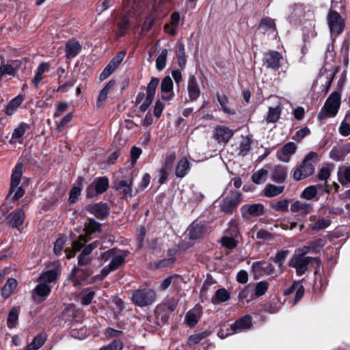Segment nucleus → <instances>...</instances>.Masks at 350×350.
<instances>
[{
  "label": "nucleus",
  "instance_id": "obj_1",
  "mask_svg": "<svg viewBox=\"0 0 350 350\" xmlns=\"http://www.w3.org/2000/svg\"><path fill=\"white\" fill-rule=\"evenodd\" d=\"M318 161V154L316 152H310L295 169L293 178L296 181L304 180L312 176L315 170V164Z\"/></svg>",
  "mask_w": 350,
  "mask_h": 350
},
{
  "label": "nucleus",
  "instance_id": "obj_2",
  "mask_svg": "<svg viewBox=\"0 0 350 350\" xmlns=\"http://www.w3.org/2000/svg\"><path fill=\"white\" fill-rule=\"evenodd\" d=\"M321 264L319 258L294 254L289 261L288 266L295 268L297 275L301 276L306 273L309 265L314 268V273L317 274Z\"/></svg>",
  "mask_w": 350,
  "mask_h": 350
},
{
  "label": "nucleus",
  "instance_id": "obj_3",
  "mask_svg": "<svg viewBox=\"0 0 350 350\" xmlns=\"http://www.w3.org/2000/svg\"><path fill=\"white\" fill-rule=\"evenodd\" d=\"M341 103V94L338 91L333 92L327 98L323 107L317 115V119L320 121L329 118L335 117L340 109Z\"/></svg>",
  "mask_w": 350,
  "mask_h": 350
},
{
  "label": "nucleus",
  "instance_id": "obj_4",
  "mask_svg": "<svg viewBox=\"0 0 350 350\" xmlns=\"http://www.w3.org/2000/svg\"><path fill=\"white\" fill-rule=\"evenodd\" d=\"M157 299V293L152 288L139 287L133 290L131 299L132 302L139 308L148 307L152 305Z\"/></svg>",
  "mask_w": 350,
  "mask_h": 350
},
{
  "label": "nucleus",
  "instance_id": "obj_5",
  "mask_svg": "<svg viewBox=\"0 0 350 350\" xmlns=\"http://www.w3.org/2000/svg\"><path fill=\"white\" fill-rule=\"evenodd\" d=\"M242 202V193L237 190H231L219 203L220 211L226 215H232Z\"/></svg>",
  "mask_w": 350,
  "mask_h": 350
},
{
  "label": "nucleus",
  "instance_id": "obj_6",
  "mask_svg": "<svg viewBox=\"0 0 350 350\" xmlns=\"http://www.w3.org/2000/svg\"><path fill=\"white\" fill-rule=\"evenodd\" d=\"M109 187V180L107 176L95 178L92 183L86 188L85 198L93 199L98 195L104 193Z\"/></svg>",
  "mask_w": 350,
  "mask_h": 350
},
{
  "label": "nucleus",
  "instance_id": "obj_7",
  "mask_svg": "<svg viewBox=\"0 0 350 350\" xmlns=\"http://www.w3.org/2000/svg\"><path fill=\"white\" fill-rule=\"evenodd\" d=\"M241 216L246 220L262 216L266 213V208L262 203L245 204L240 208Z\"/></svg>",
  "mask_w": 350,
  "mask_h": 350
},
{
  "label": "nucleus",
  "instance_id": "obj_8",
  "mask_svg": "<svg viewBox=\"0 0 350 350\" xmlns=\"http://www.w3.org/2000/svg\"><path fill=\"white\" fill-rule=\"evenodd\" d=\"M85 210L99 220L107 219L110 213V206L102 201L87 204Z\"/></svg>",
  "mask_w": 350,
  "mask_h": 350
},
{
  "label": "nucleus",
  "instance_id": "obj_9",
  "mask_svg": "<svg viewBox=\"0 0 350 350\" xmlns=\"http://www.w3.org/2000/svg\"><path fill=\"white\" fill-rule=\"evenodd\" d=\"M283 57L282 54L277 51H269L263 54L262 59V65L267 69H271L273 71H278L280 66V62Z\"/></svg>",
  "mask_w": 350,
  "mask_h": 350
},
{
  "label": "nucleus",
  "instance_id": "obj_10",
  "mask_svg": "<svg viewBox=\"0 0 350 350\" xmlns=\"http://www.w3.org/2000/svg\"><path fill=\"white\" fill-rule=\"evenodd\" d=\"M327 24L331 33L340 34L345 27L341 15L336 10H329L327 17Z\"/></svg>",
  "mask_w": 350,
  "mask_h": 350
},
{
  "label": "nucleus",
  "instance_id": "obj_11",
  "mask_svg": "<svg viewBox=\"0 0 350 350\" xmlns=\"http://www.w3.org/2000/svg\"><path fill=\"white\" fill-rule=\"evenodd\" d=\"M159 83V79L157 77H152L148 84L146 88V96L145 100L142 103V104L139 107V109L141 112H145L152 103L156 90Z\"/></svg>",
  "mask_w": 350,
  "mask_h": 350
},
{
  "label": "nucleus",
  "instance_id": "obj_12",
  "mask_svg": "<svg viewBox=\"0 0 350 350\" xmlns=\"http://www.w3.org/2000/svg\"><path fill=\"white\" fill-rule=\"evenodd\" d=\"M131 23L126 14L121 16L116 22L115 28L113 32L115 35V40H119L125 36L131 27Z\"/></svg>",
  "mask_w": 350,
  "mask_h": 350
},
{
  "label": "nucleus",
  "instance_id": "obj_13",
  "mask_svg": "<svg viewBox=\"0 0 350 350\" xmlns=\"http://www.w3.org/2000/svg\"><path fill=\"white\" fill-rule=\"evenodd\" d=\"M176 306L174 304H161L157 306L154 315L157 319L160 320L163 324L168 322L170 315L176 310Z\"/></svg>",
  "mask_w": 350,
  "mask_h": 350
},
{
  "label": "nucleus",
  "instance_id": "obj_14",
  "mask_svg": "<svg viewBox=\"0 0 350 350\" xmlns=\"http://www.w3.org/2000/svg\"><path fill=\"white\" fill-rule=\"evenodd\" d=\"M25 213L22 208H16L6 217V224L9 227L19 230L23 224Z\"/></svg>",
  "mask_w": 350,
  "mask_h": 350
},
{
  "label": "nucleus",
  "instance_id": "obj_15",
  "mask_svg": "<svg viewBox=\"0 0 350 350\" xmlns=\"http://www.w3.org/2000/svg\"><path fill=\"white\" fill-rule=\"evenodd\" d=\"M23 164L19 162L17 163L12 172L10 186L7 198H10L20 184L23 176Z\"/></svg>",
  "mask_w": 350,
  "mask_h": 350
},
{
  "label": "nucleus",
  "instance_id": "obj_16",
  "mask_svg": "<svg viewBox=\"0 0 350 350\" xmlns=\"http://www.w3.org/2000/svg\"><path fill=\"white\" fill-rule=\"evenodd\" d=\"M51 287L46 283H39L33 290L32 299L37 303H42L49 297Z\"/></svg>",
  "mask_w": 350,
  "mask_h": 350
},
{
  "label": "nucleus",
  "instance_id": "obj_17",
  "mask_svg": "<svg viewBox=\"0 0 350 350\" xmlns=\"http://www.w3.org/2000/svg\"><path fill=\"white\" fill-rule=\"evenodd\" d=\"M174 83L170 76L165 77L161 83V99L165 101L172 100L174 97Z\"/></svg>",
  "mask_w": 350,
  "mask_h": 350
},
{
  "label": "nucleus",
  "instance_id": "obj_18",
  "mask_svg": "<svg viewBox=\"0 0 350 350\" xmlns=\"http://www.w3.org/2000/svg\"><path fill=\"white\" fill-rule=\"evenodd\" d=\"M288 167L282 165H275L271 171L270 178L278 184L286 182L288 177Z\"/></svg>",
  "mask_w": 350,
  "mask_h": 350
},
{
  "label": "nucleus",
  "instance_id": "obj_19",
  "mask_svg": "<svg viewBox=\"0 0 350 350\" xmlns=\"http://www.w3.org/2000/svg\"><path fill=\"white\" fill-rule=\"evenodd\" d=\"M252 325V317L249 314H246L236 320L230 325V329L234 333H239L250 329Z\"/></svg>",
  "mask_w": 350,
  "mask_h": 350
},
{
  "label": "nucleus",
  "instance_id": "obj_20",
  "mask_svg": "<svg viewBox=\"0 0 350 350\" xmlns=\"http://www.w3.org/2000/svg\"><path fill=\"white\" fill-rule=\"evenodd\" d=\"M207 230L206 225L198 221H194L189 227V237L190 240H197L202 238Z\"/></svg>",
  "mask_w": 350,
  "mask_h": 350
},
{
  "label": "nucleus",
  "instance_id": "obj_21",
  "mask_svg": "<svg viewBox=\"0 0 350 350\" xmlns=\"http://www.w3.org/2000/svg\"><path fill=\"white\" fill-rule=\"evenodd\" d=\"M296 149V145L293 142H288L277 150L276 157L280 161L287 163Z\"/></svg>",
  "mask_w": 350,
  "mask_h": 350
},
{
  "label": "nucleus",
  "instance_id": "obj_22",
  "mask_svg": "<svg viewBox=\"0 0 350 350\" xmlns=\"http://www.w3.org/2000/svg\"><path fill=\"white\" fill-rule=\"evenodd\" d=\"M318 189H321L325 193L330 192V188L325 182L323 185L317 184L307 187L302 191L301 196L308 200H312L317 196Z\"/></svg>",
  "mask_w": 350,
  "mask_h": 350
},
{
  "label": "nucleus",
  "instance_id": "obj_23",
  "mask_svg": "<svg viewBox=\"0 0 350 350\" xmlns=\"http://www.w3.org/2000/svg\"><path fill=\"white\" fill-rule=\"evenodd\" d=\"M202 314V307L200 305H197L186 314L185 322L189 327H193L200 321Z\"/></svg>",
  "mask_w": 350,
  "mask_h": 350
},
{
  "label": "nucleus",
  "instance_id": "obj_24",
  "mask_svg": "<svg viewBox=\"0 0 350 350\" xmlns=\"http://www.w3.org/2000/svg\"><path fill=\"white\" fill-rule=\"evenodd\" d=\"M85 235H87L88 238H91V236L94 234L101 233L103 231L102 224L97 221L93 217H88L84 225Z\"/></svg>",
  "mask_w": 350,
  "mask_h": 350
},
{
  "label": "nucleus",
  "instance_id": "obj_25",
  "mask_svg": "<svg viewBox=\"0 0 350 350\" xmlns=\"http://www.w3.org/2000/svg\"><path fill=\"white\" fill-rule=\"evenodd\" d=\"M188 95L191 102L196 101L200 96V89L194 75L189 77L187 85Z\"/></svg>",
  "mask_w": 350,
  "mask_h": 350
},
{
  "label": "nucleus",
  "instance_id": "obj_26",
  "mask_svg": "<svg viewBox=\"0 0 350 350\" xmlns=\"http://www.w3.org/2000/svg\"><path fill=\"white\" fill-rule=\"evenodd\" d=\"M233 135L234 131L228 126L220 125L215 128V138L219 143H228Z\"/></svg>",
  "mask_w": 350,
  "mask_h": 350
},
{
  "label": "nucleus",
  "instance_id": "obj_27",
  "mask_svg": "<svg viewBox=\"0 0 350 350\" xmlns=\"http://www.w3.org/2000/svg\"><path fill=\"white\" fill-rule=\"evenodd\" d=\"M313 206L311 204L305 202L295 201L291 205V211L293 213H298L299 215L304 217L312 211Z\"/></svg>",
  "mask_w": 350,
  "mask_h": 350
},
{
  "label": "nucleus",
  "instance_id": "obj_28",
  "mask_svg": "<svg viewBox=\"0 0 350 350\" xmlns=\"http://www.w3.org/2000/svg\"><path fill=\"white\" fill-rule=\"evenodd\" d=\"M25 100V95L20 94L11 99L4 109V113L8 116H12L16 111L19 106L23 103Z\"/></svg>",
  "mask_w": 350,
  "mask_h": 350
},
{
  "label": "nucleus",
  "instance_id": "obj_29",
  "mask_svg": "<svg viewBox=\"0 0 350 350\" xmlns=\"http://www.w3.org/2000/svg\"><path fill=\"white\" fill-rule=\"evenodd\" d=\"M191 165L187 158L183 157L180 158L176 166L175 175L177 178H184L190 171Z\"/></svg>",
  "mask_w": 350,
  "mask_h": 350
},
{
  "label": "nucleus",
  "instance_id": "obj_30",
  "mask_svg": "<svg viewBox=\"0 0 350 350\" xmlns=\"http://www.w3.org/2000/svg\"><path fill=\"white\" fill-rule=\"evenodd\" d=\"M118 251L120 252V254H115L109 264V268L112 269L113 271L118 269L125 264L126 258L130 254L129 250H118Z\"/></svg>",
  "mask_w": 350,
  "mask_h": 350
},
{
  "label": "nucleus",
  "instance_id": "obj_31",
  "mask_svg": "<svg viewBox=\"0 0 350 350\" xmlns=\"http://www.w3.org/2000/svg\"><path fill=\"white\" fill-rule=\"evenodd\" d=\"M82 50V46L79 41H68L65 45L66 57L72 59Z\"/></svg>",
  "mask_w": 350,
  "mask_h": 350
},
{
  "label": "nucleus",
  "instance_id": "obj_32",
  "mask_svg": "<svg viewBox=\"0 0 350 350\" xmlns=\"http://www.w3.org/2000/svg\"><path fill=\"white\" fill-rule=\"evenodd\" d=\"M180 13L174 12L170 16L171 23H165L163 27L165 32L168 33L170 36H174L176 34V29L180 22Z\"/></svg>",
  "mask_w": 350,
  "mask_h": 350
},
{
  "label": "nucleus",
  "instance_id": "obj_33",
  "mask_svg": "<svg viewBox=\"0 0 350 350\" xmlns=\"http://www.w3.org/2000/svg\"><path fill=\"white\" fill-rule=\"evenodd\" d=\"M117 85L116 81L114 79H111L105 85V87L100 90L96 105L97 107H100L102 106L103 103L106 100L107 98V94L109 92L113 90L115 88Z\"/></svg>",
  "mask_w": 350,
  "mask_h": 350
},
{
  "label": "nucleus",
  "instance_id": "obj_34",
  "mask_svg": "<svg viewBox=\"0 0 350 350\" xmlns=\"http://www.w3.org/2000/svg\"><path fill=\"white\" fill-rule=\"evenodd\" d=\"M132 185L133 179L129 180V181L121 180L116 183L115 188L123 194L124 198L131 197L133 196Z\"/></svg>",
  "mask_w": 350,
  "mask_h": 350
},
{
  "label": "nucleus",
  "instance_id": "obj_35",
  "mask_svg": "<svg viewBox=\"0 0 350 350\" xmlns=\"http://www.w3.org/2000/svg\"><path fill=\"white\" fill-rule=\"evenodd\" d=\"M92 274L90 270L75 265L71 271L70 277L81 282L85 281Z\"/></svg>",
  "mask_w": 350,
  "mask_h": 350
},
{
  "label": "nucleus",
  "instance_id": "obj_36",
  "mask_svg": "<svg viewBox=\"0 0 350 350\" xmlns=\"http://www.w3.org/2000/svg\"><path fill=\"white\" fill-rule=\"evenodd\" d=\"M230 299V293L225 288L217 289L211 298V303L214 305L228 301Z\"/></svg>",
  "mask_w": 350,
  "mask_h": 350
},
{
  "label": "nucleus",
  "instance_id": "obj_37",
  "mask_svg": "<svg viewBox=\"0 0 350 350\" xmlns=\"http://www.w3.org/2000/svg\"><path fill=\"white\" fill-rule=\"evenodd\" d=\"M284 188V185H275L269 183L265 187L262 193L265 197L273 198L283 193Z\"/></svg>",
  "mask_w": 350,
  "mask_h": 350
},
{
  "label": "nucleus",
  "instance_id": "obj_38",
  "mask_svg": "<svg viewBox=\"0 0 350 350\" xmlns=\"http://www.w3.org/2000/svg\"><path fill=\"white\" fill-rule=\"evenodd\" d=\"M50 68V64L49 62H42L39 64L38 67L37 68V70L36 71V74L33 77V78L31 80L32 83L34 85V86L38 87L41 81L43 79V74L48 71Z\"/></svg>",
  "mask_w": 350,
  "mask_h": 350
},
{
  "label": "nucleus",
  "instance_id": "obj_39",
  "mask_svg": "<svg viewBox=\"0 0 350 350\" xmlns=\"http://www.w3.org/2000/svg\"><path fill=\"white\" fill-rule=\"evenodd\" d=\"M46 335L45 333H40L36 336L31 342L27 346V350H38L46 342Z\"/></svg>",
  "mask_w": 350,
  "mask_h": 350
},
{
  "label": "nucleus",
  "instance_id": "obj_40",
  "mask_svg": "<svg viewBox=\"0 0 350 350\" xmlns=\"http://www.w3.org/2000/svg\"><path fill=\"white\" fill-rule=\"evenodd\" d=\"M59 273V271L57 269H53L44 271L41 273L38 280L43 282V283H51L54 282Z\"/></svg>",
  "mask_w": 350,
  "mask_h": 350
},
{
  "label": "nucleus",
  "instance_id": "obj_41",
  "mask_svg": "<svg viewBox=\"0 0 350 350\" xmlns=\"http://www.w3.org/2000/svg\"><path fill=\"white\" fill-rule=\"evenodd\" d=\"M282 108L280 106L275 107H270L265 120L267 123H275L280 118Z\"/></svg>",
  "mask_w": 350,
  "mask_h": 350
},
{
  "label": "nucleus",
  "instance_id": "obj_42",
  "mask_svg": "<svg viewBox=\"0 0 350 350\" xmlns=\"http://www.w3.org/2000/svg\"><path fill=\"white\" fill-rule=\"evenodd\" d=\"M17 286V281L14 278H9L1 289V295L3 297H9Z\"/></svg>",
  "mask_w": 350,
  "mask_h": 350
},
{
  "label": "nucleus",
  "instance_id": "obj_43",
  "mask_svg": "<svg viewBox=\"0 0 350 350\" xmlns=\"http://www.w3.org/2000/svg\"><path fill=\"white\" fill-rule=\"evenodd\" d=\"M338 131L340 134L344 137H347L350 135V110L347 111L345 117L339 126Z\"/></svg>",
  "mask_w": 350,
  "mask_h": 350
},
{
  "label": "nucleus",
  "instance_id": "obj_44",
  "mask_svg": "<svg viewBox=\"0 0 350 350\" xmlns=\"http://www.w3.org/2000/svg\"><path fill=\"white\" fill-rule=\"evenodd\" d=\"M211 332L208 330H205L202 332L191 335L187 340V345L189 346H193L201 342L202 340L210 336Z\"/></svg>",
  "mask_w": 350,
  "mask_h": 350
},
{
  "label": "nucleus",
  "instance_id": "obj_45",
  "mask_svg": "<svg viewBox=\"0 0 350 350\" xmlns=\"http://www.w3.org/2000/svg\"><path fill=\"white\" fill-rule=\"evenodd\" d=\"M91 238H88L87 235L84 234H80L77 237L76 239L73 240L71 244V247L77 252L82 250L84 245L89 242Z\"/></svg>",
  "mask_w": 350,
  "mask_h": 350
},
{
  "label": "nucleus",
  "instance_id": "obj_46",
  "mask_svg": "<svg viewBox=\"0 0 350 350\" xmlns=\"http://www.w3.org/2000/svg\"><path fill=\"white\" fill-rule=\"evenodd\" d=\"M95 292L89 288H85L81 293V303L83 305H90L95 297Z\"/></svg>",
  "mask_w": 350,
  "mask_h": 350
},
{
  "label": "nucleus",
  "instance_id": "obj_47",
  "mask_svg": "<svg viewBox=\"0 0 350 350\" xmlns=\"http://www.w3.org/2000/svg\"><path fill=\"white\" fill-rule=\"evenodd\" d=\"M19 315V309L13 307L9 312L8 317L7 320V325L9 328L12 329L16 327Z\"/></svg>",
  "mask_w": 350,
  "mask_h": 350
},
{
  "label": "nucleus",
  "instance_id": "obj_48",
  "mask_svg": "<svg viewBox=\"0 0 350 350\" xmlns=\"http://www.w3.org/2000/svg\"><path fill=\"white\" fill-rule=\"evenodd\" d=\"M217 100L221 105L222 110L227 114L234 115L236 114V110L230 109L227 106L228 103V98L226 95L221 96L218 92L216 94Z\"/></svg>",
  "mask_w": 350,
  "mask_h": 350
},
{
  "label": "nucleus",
  "instance_id": "obj_49",
  "mask_svg": "<svg viewBox=\"0 0 350 350\" xmlns=\"http://www.w3.org/2000/svg\"><path fill=\"white\" fill-rule=\"evenodd\" d=\"M326 242L327 240L324 238H317L308 243L309 249L312 250V253L317 254L325 246Z\"/></svg>",
  "mask_w": 350,
  "mask_h": 350
},
{
  "label": "nucleus",
  "instance_id": "obj_50",
  "mask_svg": "<svg viewBox=\"0 0 350 350\" xmlns=\"http://www.w3.org/2000/svg\"><path fill=\"white\" fill-rule=\"evenodd\" d=\"M288 254L289 251L288 250H282L276 253L275 256L272 258V260L278 265L279 268H282Z\"/></svg>",
  "mask_w": 350,
  "mask_h": 350
},
{
  "label": "nucleus",
  "instance_id": "obj_51",
  "mask_svg": "<svg viewBox=\"0 0 350 350\" xmlns=\"http://www.w3.org/2000/svg\"><path fill=\"white\" fill-rule=\"evenodd\" d=\"M167 54V49H163L156 59V68L157 70L161 71L165 68L166 66Z\"/></svg>",
  "mask_w": 350,
  "mask_h": 350
},
{
  "label": "nucleus",
  "instance_id": "obj_52",
  "mask_svg": "<svg viewBox=\"0 0 350 350\" xmlns=\"http://www.w3.org/2000/svg\"><path fill=\"white\" fill-rule=\"evenodd\" d=\"M67 241V237L65 234L59 237L54 243L53 252L56 256L62 254L64 245Z\"/></svg>",
  "mask_w": 350,
  "mask_h": 350
},
{
  "label": "nucleus",
  "instance_id": "obj_53",
  "mask_svg": "<svg viewBox=\"0 0 350 350\" xmlns=\"http://www.w3.org/2000/svg\"><path fill=\"white\" fill-rule=\"evenodd\" d=\"M267 174V170L262 168L252 174V180L257 185L262 184L265 181Z\"/></svg>",
  "mask_w": 350,
  "mask_h": 350
},
{
  "label": "nucleus",
  "instance_id": "obj_54",
  "mask_svg": "<svg viewBox=\"0 0 350 350\" xmlns=\"http://www.w3.org/2000/svg\"><path fill=\"white\" fill-rule=\"evenodd\" d=\"M30 129V126L25 123V122H21L18 125V127L14 129L12 135V139H18L21 138L25 133L26 131Z\"/></svg>",
  "mask_w": 350,
  "mask_h": 350
},
{
  "label": "nucleus",
  "instance_id": "obj_55",
  "mask_svg": "<svg viewBox=\"0 0 350 350\" xmlns=\"http://www.w3.org/2000/svg\"><path fill=\"white\" fill-rule=\"evenodd\" d=\"M289 201L287 199L271 202L270 207L278 212H285L288 211Z\"/></svg>",
  "mask_w": 350,
  "mask_h": 350
},
{
  "label": "nucleus",
  "instance_id": "obj_56",
  "mask_svg": "<svg viewBox=\"0 0 350 350\" xmlns=\"http://www.w3.org/2000/svg\"><path fill=\"white\" fill-rule=\"evenodd\" d=\"M269 284L266 280H262L256 283L254 289L255 296L258 297L265 295L269 288Z\"/></svg>",
  "mask_w": 350,
  "mask_h": 350
},
{
  "label": "nucleus",
  "instance_id": "obj_57",
  "mask_svg": "<svg viewBox=\"0 0 350 350\" xmlns=\"http://www.w3.org/2000/svg\"><path fill=\"white\" fill-rule=\"evenodd\" d=\"M350 152L349 148H340L337 149L336 148H332L330 152L332 158L335 160H341L343 157Z\"/></svg>",
  "mask_w": 350,
  "mask_h": 350
},
{
  "label": "nucleus",
  "instance_id": "obj_58",
  "mask_svg": "<svg viewBox=\"0 0 350 350\" xmlns=\"http://www.w3.org/2000/svg\"><path fill=\"white\" fill-rule=\"evenodd\" d=\"M146 234V229L141 226L136 234L137 250H140L144 247V242Z\"/></svg>",
  "mask_w": 350,
  "mask_h": 350
},
{
  "label": "nucleus",
  "instance_id": "obj_59",
  "mask_svg": "<svg viewBox=\"0 0 350 350\" xmlns=\"http://www.w3.org/2000/svg\"><path fill=\"white\" fill-rule=\"evenodd\" d=\"M331 224L329 219L324 218L319 219L314 224L310 226V228L314 231H319L327 228Z\"/></svg>",
  "mask_w": 350,
  "mask_h": 350
},
{
  "label": "nucleus",
  "instance_id": "obj_60",
  "mask_svg": "<svg viewBox=\"0 0 350 350\" xmlns=\"http://www.w3.org/2000/svg\"><path fill=\"white\" fill-rule=\"evenodd\" d=\"M126 55V52L124 51H122L118 52L108 63L109 65H111V67L116 70V69L119 66L121 62L123 61L124 57Z\"/></svg>",
  "mask_w": 350,
  "mask_h": 350
},
{
  "label": "nucleus",
  "instance_id": "obj_61",
  "mask_svg": "<svg viewBox=\"0 0 350 350\" xmlns=\"http://www.w3.org/2000/svg\"><path fill=\"white\" fill-rule=\"evenodd\" d=\"M252 143V141L249 137L241 142L239 146V154L243 157L246 156L251 149Z\"/></svg>",
  "mask_w": 350,
  "mask_h": 350
},
{
  "label": "nucleus",
  "instance_id": "obj_62",
  "mask_svg": "<svg viewBox=\"0 0 350 350\" xmlns=\"http://www.w3.org/2000/svg\"><path fill=\"white\" fill-rule=\"evenodd\" d=\"M176 261L175 257H171L168 258H164L162 260H157L154 262L155 268L157 269H163L166 267H170L173 265V264Z\"/></svg>",
  "mask_w": 350,
  "mask_h": 350
},
{
  "label": "nucleus",
  "instance_id": "obj_63",
  "mask_svg": "<svg viewBox=\"0 0 350 350\" xmlns=\"http://www.w3.org/2000/svg\"><path fill=\"white\" fill-rule=\"evenodd\" d=\"M176 158V157L174 152L167 154L164 159V162L161 166V168L172 171Z\"/></svg>",
  "mask_w": 350,
  "mask_h": 350
},
{
  "label": "nucleus",
  "instance_id": "obj_64",
  "mask_svg": "<svg viewBox=\"0 0 350 350\" xmlns=\"http://www.w3.org/2000/svg\"><path fill=\"white\" fill-rule=\"evenodd\" d=\"M123 343L120 339H114L108 345L104 346L99 350H122Z\"/></svg>",
  "mask_w": 350,
  "mask_h": 350
}]
</instances>
